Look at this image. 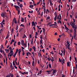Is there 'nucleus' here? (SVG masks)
Wrapping results in <instances>:
<instances>
[{
  "label": "nucleus",
  "mask_w": 77,
  "mask_h": 77,
  "mask_svg": "<svg viewBox=\"0 0 77 77\" xmlns=\"http://www.w3.org/2000/svg\"><path fill=\"white\" fill-rule=\"evenodd\" d=\"M14 8H15L17 11H18V15H19L20 13V10H18V9H20V7L18 6H16V5H14Z\"/></svg>",
  "instance_id": "obj_1"
},
{
  "label": "nucleus",
  "mask_w": 77,
  "mask_h": 77,
  "mask_svg": "<svg viewBox=\"0 0 77 77\" xmlns=\"http://www.w3.org/2000/svg\"><path fill=\"white\" fill-rule=\"evenodd\" d=\"M15 19H16V18H14L13 20V21L14 22V21H15Z\"/></svg>",
  "instance_id": "obj_64"
},
{
  "label": "nucleus",
  "mask_w": 77,
  "mask_h": 77,
  "mask_svg": "<svg viewBox=\"0 0 77 77\" xmlns=\"http://www.w3.org/2000/svg\"><path fill=\"white\" fill-rule=\"evenodd\" d=\"M3 18H5V15H6V12L2 13L1 14V16L2 17H3Z\"/></svg>",
  "instance_id": "obj_3"
},
{
  "label": "nucleus",
  "mask_w": 77,
  "mask_h": 77,
  "mask_svg": "<svg viewBox=\"0 0 77 77\" xmlns=\"http://www.w3.org/2000/svg\"><path fill=\"white\" fill-rule=\"evenodd\" d=\"M10 53H13V51H11L10 50Z\"/></svg>",
  "instance_id": "obj_56"
},
{
  "label": "nucleus",
  "mask_w": 77,
  "mask_h": 77,
  "mask_svg": "<svg viewBox=\"0 0 77 77\" xmlns=\"http://www.w3.org/2000/svg\"><path fill=\"white\" fill-rule=\"evenodd\" d=\"M69 32H70V33H72V29H70L69 30Z\"/></svg>",
  "instance_id": "obj_28"
},
{
  "label": "nucleus",
  "mask_w": 77,
  "mask_h": 77,
  "mask_svg": "<svg viewBox=\"0 0 77 77\" xmlns=\"http://www.w3.org/2000/svg\"><path fill=\"white\" fill-rule=\"evenodd\" d=\"M73 36H74L75 39L76 38V34L74 33Z\"/></svg>",
  "instance_id": "obj_13"
},
{
  "label": "nucleus",
  "mask_w": 77,
  "mask_h": 77,
  "mask_svg": "<svg viewBox=\"0 0 77 77\" xmlns=\"http://www.w3.org/2000/svg\"><path fill=\"white\" fill-rule=\"evenodd\" d=\"M18 67H19V69H22L21 68V67H20V66H19Z\"/></svg>",
  "instance_id": "obj_62"
},
{
  "label": "nucleus",
  "mask_w": 77,
  "mask_h": 77,
  "mask_svg": "<svg viewBox=\"0 0 77 77\" xmlns=\"http://www.w3.org/2000/svg\"><path fill=\"white\" fill-rule=\"evenodd\" d=\"M70 46V45H68V46H67V48L69 49V50H70V49L69 48V46Z\"/></svg>",
  "instance_id": "obj_33"
},
{
  "label": "nucleus",
  "mask_w": 77,
  "mask_h": 77,
  "mask_svg": "<svg viewBox=\"0 0 77 77\" xmlns=\"http://www.w3.org/2000/svg\"><path fill=\"white\" fill-rule=\"evenodd\" d=\"M49 2L50 3V5L51 6H52V5H53V4H52V2H51V0H49Z\"/></svg>",
  "instance_id": "obj_15"
},
{
  "label": "nucleus",
  "mask_w": 77,
  "mask_h": 77,
  "mask_svg": "<svg viewBox=\"0 0 77 77\" xmlns=\"http://www.w3.org/2000/svg\"><path fill=\"white\" fill-rule=\"evenodd\" d=\"M32 26L33 27V26H35V27H36V25H35V22L34 21H32Z\"/></svg>",
  "instance_id": "obj_4"
},
{
  "label": "nucleus",
  "mask_w": 77,
  "mask_h": 77,
  "mask_svg": "<svg viewBox=\"0 0 77 77\" xmlns=\"http://www.w3.org/2000/svg\"><path fill=\"white\" fill-rule=\"evenodd\" d=\"M24 44V40H22L21 41V44L22 45H23Z\"/></svg>",
  "instance_id": "obj_8"
},
{
  "label": "nucleus",
  "mask_w": 77,
  "mask_h": 77,
  "mask_svg": "<svg viewBox=\"0 0 77 77\" xmlns=\"http://www.w3.org/2000/svg\"><path fill=\"white\" fill-rule=\"evenodd\" d=\"M59 61L60 63L61 62V60L60 58H59Z\"/></svg>",
  "instance_id": "obj_54"
},
{
  "label": "nucleus",
  "mask_w": 77,
  "mask_h": 77,
  "mask_svg": "<svg viewBox=\"0 0 77 77\" xmlns=\"http://www.w3.org/2000/svg\"><path fill=\"white\" fill-rule=\"evenodd\" d=\"M18 49H16V51L15 53L17 54V53H18Z\"/></svg>",
  "instance_id": "obj_27"
},
{
  "label": "nucleus",
  "mask_w": 77,
  "mask_h": 77,
  "mask_svg": "<svg viewBox=\"0 0 77 77\" xmlns=\"http://www.w3.org/2000/svg\"><path fill=\"white\" fill-rule=\"evenodd\" d=\"M59 16L60 18H59V20H61V15H60V14Z\"/></svg>",
  "instance_id": "obj_24"
},
{
  "label": "nucleus",
  "mask_w": 77,
  "mask_h": 77,
  "mask_svg": "<svg viewBox=\"0 0 77 77\" xmlns=\"http://www.w3.org/2000/svg\"><path fill=\"white\" fill-rule=\"evenodd\" d=\"M41 17H42L43 15V12H42L41 14H40Z\"/></svg>",
  "instance_id": "obj_40"
},
{
  "label": "nucleus",
  "mask_w": 77,
  "mask_h": 77,
  "mask_svg": "<svg viewBox=\"0 0 77 77\" xmlns=\"http://www.w3.org/2000/svg\"><path fill=\"white\" fill-rule=\"evenodd\" d=\"M63 63H65V59H63Z\"/></svg>",
  "instance_id": "obj_49"
},
{
  "label": "nucleus",
  "mask_w": 77,
  "mask_h": 77,
  "mask_svg": "<svg viewBox=\"0 0 77 77\" xmlns=\"http://www.w3.org/2000/svg\"><path fill=\"white\" fill-rule=\"evenodd\" d=\"M57 70L56 69H54V70H53V74H54V73H55L56 72Z\"/></svg>",
  "instance_id": "obj_7"
},
{
  "label": "nucleus",
  "mask_w": 77,
  "mask_h": 77,
  "mask_svg": "<svg viewBox=\"0 0 77 77\" xmlns=\"http://www.w3.org/2000/svg\"><path fill=\"white\" fill-rule=\"evenodd\" d=\"M65 29L66 30H67V31H68V30H69V28H68V27H66V28H65Z\"/></svg>",
  "instance_id": "obj_35"
},
{
  "label": "nucleus",
  "mask_w": 77,
  "mask_h": 77,
  "mask_svg": "<svg viewBox=\"0 0 77 77\" xmlns=\"http://www.w3.org/2000/svg\"><path fill=\"white\" fill-rule=\"evenodd\" d=\"M42 72V70H41L39 71V74H41Z\"/></svg>",
  "instance_id": "obj_48"
},
{
  "label": "nucleus",
  "mask_w": 77,
  "mask_h": 77,
  "mask_svg": "<svg viewBox=\"0 0 77 77\" xmlns=\"http://www.w3.org/2000/svg\"><path fill=\"white\" fill-rule=\"evenodd\" d=\"M20 8H22L23 7V4H21L20 5Z\"/></svg>",
  "instance_id": "obj_30"
},
{
  "label": "nucleus",
  "mask_w": 77,
  "mask_h": 77,
  "mask_svg": "<svg viewBox=\"0 0 77 77\" xmlns=\"http://www.w3.org/2000/svg\"><path fill=\"white\" fill-rule=\"evenodd\" d=\"M34 62H35V61H33V62H32V66H33L34 65Z\"/></svg>",
  "instance_id": "obj_43"
},
{
  "label": "nucleus",
  "mask_w": 77,
  "mask_h": 77,
  "mask_svg": "<svg viewBox=\"0 0 77 77\" xmlns=\"http://www.w3.org/2000/svg\"><path fill=\"white\" fill-rule=\"evenodd\" d=\"M32 48H33V49L34 51H36V50H35V49H36V48H35V46H34L32 47Z\"/></svg>",
  "instance_id": "obj_21"
},
{
  "label": "nucleus",
  "mask_w": 77,
  "mask_h": 77,
  "mask_svg": "<svg viewBox=\"0 0 77 77\" xmlns=\"http://www.w3.org/2000/svg\"><path fill=\"white\" fill-rule=\"evenodd\" d=\"M8 43V41L7 40H6L5 42V45H6V44H7V43Z\"/></svg>",
  "instance_id": "obj_38"
},
{
  "label": "nucleus",
  "mask_w": 77,
  "mask_h": 77,
  "mask_svg": "<svg viewBox=\"0 0 77 77\" xmlns=\"http://www.w3.org/2000/svg\"><path fill=\"white\" fill-rule=\"evenodd\" d=\"M54 60L53 59H51V61L52 62V63H53V61H54Z\"/></svg>",
  "instance_id": "obj_50"
},
{
  "label": "nucleus",
  "mask_w": 77,
  "mask_h": 77,
  "mask_svg": "<svg viewBox=\"0 0 77 77\" xmlns=\"http://www.w3.org/2000/svg\"><path fill=\"white\" fill-rule=\"evenodd\" d=\"M10 68H11V70H13L14 69V67L13 68V66H12V63H11L10 62Z\"/></svg>",
  "instance_id": "obj_2"
},
{
  "label": "nucleus",
  "mask_w": 77,
  "mask_h": 77,
  "mask_svg": "<svg viewBox=\"0 0 77 77\" xmlns=\"http://www.w3.org/2000/svg\"><path fill=\"white\" fill-rule=\"evenodd\" d=\"M21 22H24V18H23V17H21Z\"/></svg>",
  "instance_id": "obj_12"
},
{
  "label": "nucleus",
  "mask_w": 77,
  "mask_h": 77,
  "mask_svg": "<svg viewBox=\"0 0 77 77\" xmlns=\"http://www.w3.org/2000/svg\"><path fill=\"white\" fill-rule=\"evenodd\" d=\"M57 19V17H54V21H56Z\"/></svg>",
  "instance_id": "obj_55"
},
{
  "label": "nucleus",
  "mask_w": 77,
  "mask_h": 77,
  "mask_svg": "<svg viewBox=\"0 0 77 77\" xmlns=\"http://www.w3.org/2000/svg\"><path fill=\"white\" fill-rule=\"evenodd\" d=\"M18 45H20L21 44V42H18L17 43Z\"/></svg>",
  "instance_id": "obj_26"
},
{
  "label": "nucleus",
  "mask_w": 77,
  "mask_h": 77,
  "mask_svg": "<svg viewBox=\"0 0 77 77\" xmlns=\"http://www.w3.org/2000/svg\"><path fill=\"white\" fill-rule=\"evenodd\" d=\"M72 28L73 29H74V30H76L77 29V26L75 25L73 26Z\"/></svg>",
  "instance_id": "obj_5"
},
{
  "label": "nucleus",
  "mask_w": 77,
  "mask_h": 77,
  "mask_svg": "<svg viewBox=\"0 0 77 77\" xmlns=\"http://www.w3.org/2000/svg\"><path fill=\"white\" fill-rule=\"evenodd\" d=\"M20 61V59L19 60H18V62L17 63V65L18 66L19 65V63H20V62H19V61Z\"/></svg>",
  "instance_id": "obj_53"
},
{
  "label": "nucleus",
  "mask_w": 77,
  "mask_h": 77,
  "mask_svg": "<svg viewBox=\"0 0 77 77\" xmlns=\"http://www.w3.org/2000/svg\"><path fill=\"white\" fill-rule=\"evenodd\" d=\"M70 63L69 62H67V66H70Z\"/></svg>",
  "instance_id": "obj_14"
},
{
  "label": "nucleus",
  "mask_w": 77,
  "mask_h": 77,
  "mask_svg": "<svg viewBox=\"0 0 77 77\" xmlns=\"http://www.w3.org/2000/svg\"><path fill=\"white\" fill-rule=\"evenodd\" d=\"M42 30H43V32H45V29H44V28H43Z\"/></svg>",
  "instance_id": "obj_42"
},
{
  "label": "nucleus",
  "mask_w": 77,
  "mask_h": 77,
  "mask_svg": "<svg viewBox=\"0 0 77 77\" xmlns=\"http://www.w3.org/2000/svg\"><path fill=\"white\" fill-rule=\"evenodd\" d=\"M17 3L18 5L19 6H20V3L18 2H17Z\"/></svg>",
  "instance_id": "obj_45"
},
{
  "label": "nucleus",
  "mask_w": 77,
  "mask_h": 77,
  "mask_svg": "<svg viewBox=\"0 0 77 77\" xmlns=\"http://www.w3.org/2000/svg\"><path fill=\"white\" fill-rule=\"evenodd\" d=\"M32 48H30V49H29V51H32Z\"/></svg>",
  "instance_id": "obj_59"
},
{
  "label": "nucleus",
  "mask_w": 77,
  "mask_h": 77,
  "mask_svg": "<svg viewBox=\"0 0 77 77\" xmlns=\"http://www.w3.org/2000/svg\"><path fill=\"white\" fill-rule=\"evenodd\" d=\"M9 37V34H7V36H6V39H8Z\"/></svg>",
  "instance_id": "obj_29"
},
{
  "label": "nucleus",
  "mask_w": 77,
  "mask_h": 77,
  "mask_svg": "<svg viewBox=\"0 0 77 77\" xmlns=\"http://www.w3.org/2000/svg\"><path fill=\"white\" fill-rule=\"evenodd\" d=\"M14 28H12L11 29V32L12 33H13V31H14Z\"/></svg>",
  "instance_id": "obj_37"
},
{
  "label": "nucleus",
  "mask_w": 77,
  "mask_h": 77,
  "mask_svg": "<svg viewBox=\"0 0 77 77\" xmlns=\"http://www.w3.org/2000/svg\"><path fill=\"white\" fill-rule=\"evenodd\" d=\"M2 48H0V52L1 53H3V51L2 50V48H3V45H2Z\"/></svg>",
  "instance_id": "obj_6"
},
{
  "label": "nucleus",
  "mask_w": 77,
  "mask_h": 77,
  "mask_svg": "<svg viewBox=\"0 0 77 77\" xmlns=\"http://www.w3.org/2000/svg\"><path fill=\"white\" fill-rule=\"evenodd\" d=\"M75 23H72V26L73 27V26H75Z\"/></svg>",
  "instance_id": "obj_25"
},
{
  "label": "nucleus",
  "mask_w": 77,
  "mask_h": 77,
  "mask_svg": "<svg viewBox=\"0 0 77 77\" xmlns=\"http://www.w3.org/2000/svg\"><path fill=\"white\" fill-rule=\"evenodd\" d=\"M29 37H30V38H32V35H31V34L29 35Z\"/></svg>",
  "instance_id": "obj_47"
},
{
  "label": "nucleus",
  "mask_w": 77,
  "mask_h": 77,
  "mask_svg": "<svg viewBox=\"0 0 77 77\" xmlns=\"http://www.w3.org/2000/svg\"><path fill=\"white\" fill-rule=\"evenodd\" d=\"M50 16H48L47 17L46 19V20H49V19H50Z\"/></svg>",
  "instance_id": "obj_36"
},
{
  "label": "nucleus",
  "mask_w": 77,
  "mask_h": 77,
  "mask_svg": "<svg viewBox=\"0 0 77 77\" xmlns=\"http://www.w3.org/2000/svg\"><path fill=\"white\" fill-rule=\"evenodd\" d=\"M13 66H15V60H14L13 62Z\"/></svg>",
  "instance_id": "obj_18"
},
{
  "label": "nucleus",
  "mask_w": 77,
  "mask_h": 77,
  "mask_svg": "<svg viewBox=\"0 0 77 77\" xmlns=\"http://www.w3.org/2000/svg\"><path fill=\"white\" fill-rule=\"evenodd\" d=\"M20 27H21V26L23 27H24V28L25 27V26H24V25L23 24H21L20 25Z\"/></svg>",
  "instance_id": "obj_16"
},
{
  "label": "nucleus",
  "mask_w": 77,
  "mask_h": 77,
  "mask_svg": "<svg viewBox=\"0 0 77 77\" xmlns=\"http://www.w3.org/2000/svg\"><path fill=\"white\" fill-rule=\"evenodd\" d=\"M46 72H48V73H50L51 72V69L50 70H48L46 71Z\"/></svg>",
  "instance_id": "obj_19"
},
{
  "label": "nucleus",
  "mask_w": 77,
  "mask_h": 77,
  "mask_svg": "<svg viewBox=\"0 0 77 77\" xmlns=\"http://www.w3.org/2000/svg\"><path fill=\"white\" fill-rule=\"evenodd\" d=\"M67 43L68 46V45H70V44H69V42L68 41H67Z\"/></svg>",
  "instance_id": "obj_31"
},
{
  "label": "nucleus",
  "mask_w": 77,
  "mask_h": 77,
  "mask_svg": "<svg viewBox=\"0 0 77 77\" xmlns=\"http://www.w3.org/2000/svg\"><path fill=\"white\" fill-rule=\"evenodd\" d=\"M41 0H40L37 3V5H38L41 2Z\"/></svg>",
  "instance_id": "obj_32"
},
{
  "label": "nucleus",
  "mask_w": 77,
  "mask_h": 77,
  "mask_svg": "<svg viewBox=\"0 0 77 77\" xmlns=\"http://www.w3.org/2000/svg\"><path fill=\"white\" fill-rule=\"evenodd\" d=\"M74 33H75V34H76V30H74Z\"/></svg>",
  "instance_id": "obj_60"
},
{
  "label": "nucleus",
  "mask_w": 77,
  "mask_h": 77,
  "mask_svg": "<svg viewBox=\"0 0 77 77\" xmlns=\"http://www.w3.org/2000/svg\"><path fill=\"white\" fill-rule=\"evenodd\" d=\"M0 24L1 25V27H2V28H3V24H2V23H1Z\"/></svg>",
  "instance_id": "obj_39"
},
{
  "label": "nucleus",
  "mask_w": 77,
  "mask_h": 77,
  "mask_svg": "<svg viewBox=\"0 0 77 77\" xmlns=\"http://www.w3.org/2000/svg\"><path fill=\"white\" fill-rule=\"evenodd\" d=\"M74 58L75 59V61H77V58H76V57H74Z\"/></svg>",
  "instance_id": "obj_57"
},
{
  "label": "nucleus",
  "mask_w": 77,
  "mask_h": 77,
  "mask_svg": "<svg viewBox=\"0 0 77 77\" xmlns=\"http://www.w3.org/2000/svg\"><path fill=\"white\" fill-rule=\"evenodd\" d=\"M54 14H55V17L56 18H57V14L56 13H54Z\"/></svg>",
  "instance_id": "obj_17"
},
{
  "label": "nucleus",
  "mask_w": 77,
  "mask_h": 77,
  "mask_svg": "<svg viewBox=\"0 0 77 77\" xmlns=\"http://www.w3.org/2000/svg\"><path fill=\"white\" fill-rule=\"evenodd\" d=\"M24 51L22 53V55H23V56H24Z\"/></svg>",
  "instance_id": "obj_58"
},
{
  "label": "nucleus",
  "mask_w": 77,
  "mask_h": 77,
  "mask_svg": "<svg viewBox=\"0 0 77 77\" xmlns=\"http://www.w3.org/2000/svg\"><path fill=\"white\" fill-rule=\"evenodd\" d=\"M10 76L11 77H14V75L12 74H11L10 75Z\"/></svg>",
  "instance_id": "obj_52"
},
{
  "label": "nucleus",
  "mask_w": 77,
  "mask_h": 77,
  "mask_svg": "<svg viewBox=\"0 0 77 77\" xmlns=\"http://www.w3.org/2000/svg\"><path fill=\"white\" fill-rule=\"evenodd\" d=\"M42 39H41V40H40V44H41V45L42 44Z\"/></svg>",
  "instance_id": "obj_23"
},
{
  "label": "nucleus",
  "mask_w": 77,
  "mask_h": 77,
  "mask_svg": "<svg viewBox=\"0 0 77 77\" xmlns=\"http://www.w3.org/2000/svg\"><path fill=\"white\" fill-rule=\"evenodd\" d=\"M67 24L68 25V26L69 27L70 26V25H69V23H67Z\"/></svg>",
  "instance_id": "obj_44"
},
{
  "label": "nucleus",
  "mask_w": 77,
  "mask_h": 77,
  "mask_svg": "<svg viewBox=\"0 0 77 77\" xmlns=\"http://www.w3.org/2000/svg\"><path fill=\"white\" fill-rule=\"evenodd\" d=\"M27 44H26V43L25 44H24L23 45V47H27Z\"/></svg>",
  "instance_id": "obj_9"
},
{
  "label": "nucleus",
  "mask_w": 77,
  "mask_h": 77,
  "mask_svg": "<svg viewBox=\"0 0 77 77\" xmlns=\"http://www.w3.org/2000/svg\"><path fill=\"white\" fill-rule=\"evenodd\" d=\"M60 38H58L57 39V41H60Z\"/></svg>",
  "instance_id": "obj_63"
},
{
  "label": "nucleus",
  "mask_w": 77,
  "mask_h": 77,
  "mask_svg": "<svg viewBox=\"0 0 77 77\" xmlns=\"http://www.w3.org/2000/svg\"><path fill=\"white\" fill-rule=\"evenodd\" d=\"M49 67L50 68H51V64H50V62L49 63Z\"/></svg>",
  "instance_id": "obj_10"
},
{
  "label": "nucleus",
  "mask_w": 77,
  "mask_h": 77,
  "mask_svg": "<svg viewBox=\"0 0 77 77\" xmlns=\"http://www.w3.org/2000/svg\"><path fill=\"white\" fill-rule=\"evenodd\" d=\"M21 49H19L18 50V54H20V53H21Z\"/></svg>",
  "instance_id": "obj_22"
},
{
  "label": "nucleus",
  "mask_w": 77,
  "mask_h": 77,
  "mask_svg": "<svg viewBox=\"0 0 77 77\" xmlns=\"http://www.w3.org/2000/svg\"><path fill=\"white\" fill-rule=\"evenodd\" d=\"M14 23H15V24H17V22L16 20V19H15V20L14 21Z\"/></svg>",
  "instance_id": "obj_46"
},
{
  "label": "nucleus",
  "mask_w": 77,
  "mask_h": 77,
  "mask_svg": "<svg viewBox=\"0 0 77 77\" xmlns=\"http://www.w3.org/2000/svg\"><path fill=\"white\" fill-rule=\"evenodd\" d=\"M6 77H10V75H8L6 76Z\"/></svg>",
  "instance_id": "obj_51"
},
{
  "label": "nucleus",
  "mask_w": 77,
  "mask_h": 77,
  "mask_svg": "<svg viewBox=\"0 0 77 77\" xmlns=\"http://www.w3.org/2000/svg\"><path fill=\"white\" fill-rule=\"evenodd\" d=\"M13 42H15V41H14V39H13L12 40L11 42L10 43V44H12V43H13Z\"/></svg>",
  "instance_id": "obj_11"
},
{
  "label": "nucleus",
  "mask_w": 77,
  "mask_h": 77,
  "mask_svg": "<svg viewBox=\"0 0 77 77\" xmlns=\"http://www.w3.org/2000/svg\"><path fill=\"white\" fill-rule=\"evenodd\" d=\"M43 38V37L42 36V35L41 36V35H40V39H42V38Z\"/></svg>",
  "instance_id": "obj_41"
},
{
  "label": "nucleus",
  "mask_w": 77,
  "mask_h": 77,
  "mask_svg": "<svg viewBox=\"0 0 77 77\" xmlns=\"http://www.w3.org/2000/svg\"><path fill=\"white\" fill-rule=\"evenodd\" d=\"M17 54H16V53H15L14 54V55L13 56V57H15V56H16V55H17Z\"/></svg>",
  "instance_id": "obj_34"
},
{
  "label": "nucleus",
  "mask_w": 77,
  "mask_h": 77,
  "mask_svg": "<svg viewBox=\"0 0 77 77\" xmlns=\"http://www.w3.org/2000/svg\"><path fill=\"white\" fill-rule=\"evenodd\" d=\"M47 59L49 60V61H50L51 60V58L49 57L47 58Z\"/></svg>",
  "instance_id": "obj_20"
},
{
  "label": "nucleus",
  "mask_w": 77,
  "mask_h": 77,
  "mask_svg": "<svg viewBox=\"0 0 77 77\" xmlns=\"http://www.w3.org/2000/svg\"><path fill=\"white\" fill-rule=\"evenodd\" d=\"M32 59L33 61H35V59L33 58V57H32Z\"/></svg>",
  "instance_id": "obj_61"
}]
</instances>
